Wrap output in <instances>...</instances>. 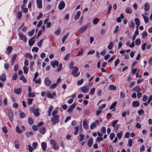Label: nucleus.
<instances>
[{
	"mask_svg": "<svg viewBox=\"0 0 152 152\" xmlns=\"http://www.w3.org/2000/svg\"><path fill=\"white\" fill-rule=\"evenodd\" d=\"M59 118V116L58 115H55L53 116L51 120L52 124L54 125L58 123L60 121Z\"/></svg>",
	"mask_w": 152,
	"mask_h": 152,
	"instance_id": "f257e3e1",
	"label": "nucleus"
},
{
	"mask_svg": "<svg viewBox=\"0 0 152 152\" xmlns=\"http://www.w3.org/2000/svg\"><path fill=\"white\" fill-rule=\"evenodd\" d=\"M39 108H37L35 109H34L33 107H31L30 110L33 112V113L36 117H37L39 116L40 114L39 112Z\"/></svg>",
	"mask_w": 152,
	"mask_h": 152,
	"instance_id": "f03ea898",
	"label": "nucleus"
},
{
	"mask_svg": "<svg viewBox=\"0 0 152 152\" xmlns=\"http://www.w3.org/2000/svg\"><path fill=\"white\" fill-rule=\"evenodd\" d=\"M73 68V70H72V75H74L75 77H78L80 75V73L76 74V73L78 71V67L76 66H75Z\"/></svg>",
	"mask_w": 152,
	"mask_h": 152,
	"instance_id": "7ed1b4c3",
	"label": "nucleus"
},
{
	"mask_svg": "<svg viewBox=\"0 0 152 152\" xmlns=\"http://www.w3.org/2000/svg\"><path fill=\"white\" fill-rule=\"evenodd\" d=\"M8 115L11 121H12L14 120L13 114L11 109H9L8 111Z\"/></svg>",
	"mask_w": 152,
	"mask_h": 152,
	"instance_id": "20e7f679",
	"label": "nucleus"
},
{
	"mask_svg": "<svg viewBox=\"0 0 152 152\" xmlns=\"http://www.w3.org/2000/svg\"><path fill=\"white\" fill-rule=\"evenodd\" d=\"M51 144L53 145V148L55 149H58L59 148L58 146L56 144V142L54 140H51Z\"/></svg>",
	"mask_w": 152,
	"mask_h": 152,
	"instance_id": "39448f33",
	"label": "nucleus"
},
{
	"mask_svg": "<svg viewBox=\"0 0 152 152\" xmlns=\"http://www.w3.org/2000/svg\"><path fill=\"white\" fill-rule=\"evenodd\" d=\"M89 25L86 24L81 27L79 29V31L81 33L84 32L88 27Z\"/></svg>",
	"mask_w": 152,
	"mask_h": 152,
	"instance_id": "423d86ee",
	"label": "nucleus"
},
{
	"mask_svg": "<svg viewBox=\"0 0 152 152\" xmlns=\"http://www.w3.org/2000/svg\"><path fill=\"white\" fill-rule=\"evenodd\" d=\"M19 35L20 37V39L21 40H23V41L26 42L27 41V39L26 35L24 36L23 33H20L19 34Z\"/></svg>",
	"mask_w": 152,
	"mask_h": 152,
	"instance_id": "0eeeda50",
	"label": "nucleus"
},
{
	"mask_svg": "<svg viewBox=\"0 0 152 152\" xmlns=\"http://www.w3.org/2000/svg\"><path fill=\"white\" fill-rule=\"evenodd\" d=\"M65 6V2L63 1H61L59 3L58 7L60 10H62Z\"/></svg>",
	"mask_w": 152,
	"mask_h": 152,
	"instance_id": "6e6552de",
	"label": "nucleus"
},
{
	"mask_svg": "<svg viewBox=\"0 0 152 152\" xmlns=\"http://www.w3.org/2000/svg\"><path fill=\"white\" fill-rule=\"evenodd\" d=\"M89 89L87 86H84L81 88V91L84 93H87L89 91Z\"/></svg>",
	"mask_w": 152,
	"mask_h": 152,
	"instance_id": "1a4fd4ad",
	"label": "nucleus"
},
{
	"mask_svg": "<svg viewBox=\"0 0 152 152\" xmlns=\"http://www.w3.org/2000/svg\"><path fill=\"white\" fill-rule=\"evenodd\" d=\"M83 128L85 129H87L88 128V125L86 119H85L83 120Z\"/></svg>",
	"mask_w": 152,
	"mask_h": 152,
	"instance_id": "9d476101",
	"label": "nucleus"
},
{
	"mask_svg": "<svg viewBox=\"0 0 152 152\" xmlns=\"http://www.w3.org/2000/svg\"><path fill=\"white\" fill-rule=\"evenodd\" d=\"M42 0H36L37 7L39 9H41L42 8Z\"/></svg>",
	"mask_w": 152,
	"mask_h": 152,
	"instance_id": "9b49d317",
	"label": "nucleus"
},
{
	"mask_svg": "<svg viewBox=\"0 0 152 152\" xmlns=\"http://www.w3.org/2000/svg\"><path fill=\"white\" fill-rule=\"evenodd\" d=\"M59 62L58 61L55 60L54 61H52L51 63V65L54 68L56 66H58V65Z\"/></svg>",
	"mask_w": 152,
	"mask_h": 152,
	"instance_id": "f8f14e48",
	"label": "nucleus"
},
{
	"mask_svg": "<svg viewBox=\"0 0 152 152\" xmlns=\"http://www.w3.org/2000/svg\"><path fill=\"white\" fill-rule=\"evenodd\" d=\"M34 37H33L31 38L28 41L29 45L30 46H32L34 43L35 40L34 39Z\"/></svg>",
	"mask_w": 152,
	"mask_h": 152,
	"instance_id": "ddd939ff",
	"label": "nucleus"
},
{
	"mask_svg": "<svg viewBox=\"0 0 152 152\" xmlns=\"http://www.w3.org/2000/svg\"><path fill=\"white\" fill-rule=\"evenodd\" d=\"M45 83L46 86H49L51 85V82L48 78L46 77L45 79Z\"/></svg>",
	"mask_w": 152,
	"mask_h": 152,
	"instance_id": "4468645a",
	"label": "nucleus"
},
{
	"mask_svg": "<svg viewBox=\"0 0 152 152\" xmlns=\"http://www.w3.org/2000/svg\"><path fill=\"white\" fill-rule=\"evenodd\" d=\"M93 143V138H90L88 142L87 145L89 147H91Z\"/></svg>",
	"mask_w": 152,
	"mask_h": 152,
	"instance_id": "2eb2a0df",
	"label": "nucleus"
},
{
	"mask_svg": "<svg viewBox=\"0 0 152 152\" xmlns=\"http://www.w3.org/2000/svg\"><path fill=\"white\" fill-rule=\"evenodd\" d=\"M47 96L49 98H53L54 96L56 95V93L54 92H53L51 94L50 92H48L47 94Z\"/></svg>",
	"mask_w": 152,
	"mask_h": 152,
	"instance_id": "dca6fc26",
	"label": "nucleus"
},
{
	"mask_svg": "<svg viewBox=\"0 0 152 152\" xmlns=\"http://www.w3.org/2000/svg\"><path fill=\"white\" fill-rule=\"evenodd\" d=\"M14 93L18 94H20L22 91V89L20 88L14 89Z\"/></svg>",
	"mask_w": 152,
	"mask_h": 152,
	"instance_id": "f3484780",
	"label": "nucleus"
},
{
	"mask_svg": "<svg viewBox=\"0 0 152 152\" xmlns=\"http://www.w3.org/2000/svg\"><path fill=\"white\" fill-rule=\"evenodd\" d=\"M81 12L80 11H78L77 12L76 14H75L74 16V19L77 20L80 17L81 15Z\"/></svg>",
	"mask_w": 152,
	"mask_h": 152,
	"instance_id": "a211bd4d",
	"label": "nucleus"
},
{
	"mask_svg": "<svg viewBox=\"0 0 152 152\" xmlns=\"http://www.w3.org/2000/svg\"><path fill=\"white\" fill-rule=\"evenodd\" d=\"M6 80V77L5 74L3 73L0 76V80L2 81H5Z\"/></svg>",
	"mask_w": 152,
	"mask_h": 152,
	"instance_id": "6ab92c4d",
	"label": "nucleus"
},
{
	"mask_svg": "<svg viewBox=\"0 0 152 152\" xmlns=\"http://www.w3.org/2000/svg\"><path fill=\"white\" fill-rule=\"evenodd\" d=\"M145 7L144 10L145 12H147L149 10L150 6L149 4L148 3H145L144 5Z\"/></svg>",
	"mask_w": 152,
	"mask_h": 152,
	"instance_id": "aec40b11",
	"label": "nucleus"
},
{
	"mask_svg": "<svg viewBox=\"0 0 152 152\" xmlns=\"http://www.w3.org/2000/svg\"><path fill=\"white\" fill-rule=\"evenodd\" d=\"M13 48L10 46H9L7 47V48L6 53L7 54H9L12 51Z\"/></svg>",
	"mask_w": 152,
	"mask_h": 152,
	"instance_id": "412c9836",
	"label": "nucleus"
},
{
	"mask_svg": "<svg viewBox=\"0 0 152 152\" xmlns=\"http://www.w3.org/2000/svg\"><path fill=\"white\" fill-rule=\"evenodd\" d=\"M140 103L138 101H134L132 102V105L134 107H138Z\"/></svg>",
	"mask_w": 152,
	"mask_h": 152,
	"instance_id": "4be33fe9",
	"label": "nucleus"
},
{
	"mask_svg": "<svg viewBox=\"0 0 152 152\" xmlns=\"http://www.w3.org/2000/svg\"><path fill=\"white\" fill-rule=\"evenodd\" d=\"M41 147L44 151H46L47 148V144L46 142H42L41 143Z\"/></svg>",
	"mask_w": 152,
	"mask_h": 152,
	"instance_id": "5701e85b",
	"label": "nucleus"
},
{
	"mask_svg": "<svg viewBox=\"0 0 152 152\" xmlns=\"http://www.w3.org/2000/svg\"><path fill=\"white\" fill-rule=\"evenodd\" d=\"M134 20L135 22V24L137 25L136 27L138 28L140 24V21L139 19L136 18H135Z\"/></svg>",
	"mask_w": 152,
	"mask_h": 152,
	"instance_id": "b1692460",
	"label": "nucleus"
},
{
	"mask_svg": "<svg viewBox=\"0 0 152 152\" xmlns=\"http://www.w3.org/2000/svg\"><path fill=\"white\" fill-rule=\"evenodd\" d=\"M53 109V107L52 105H50L48 110V115L50 116L51 115V113Z\"/></svg>",
	"mask_w": 152,
	"mask_h": 152,
	"instance_id": "393cba45",
	"label": "nucleus"
},
{
	"mask_svg": "<svg viewBox=\"0 0 152 152\" xmlns=\"http://www.w3.org/2000/svg\"><path fill=\"white\" fill-rule=\"evenodd\" d=\"M125 12L127 14H130L132 13V11L130 7H128L126 8Z\"/></svg>",
	"mask_w": 152,
	"mask_h": 152,
	"instance_id": "a878e982",
	"label": "nucleus"
},
{
	"mask_svg": "<svg viewBox=\"0 0 152 152\" xmlns=\"http://www.w3.org/2000/svg\"><path fill=\"white\" fill-rule=\"evenodd\" d=\"M141 89L138 86H135L133 89V91H134L137 92H139V91H141Z\"/></svg>",
	"mask_w": 152,
	"mask_h": 152,
	"instance_id": "bb28decb",
	"label": "nucleus"
},
{
	"mask_svg": "<svg viewBox=\"0 0 152 152\" xmlns=\"http://www.w3.org/2000/svg\"><path fill=\"white\" fill-rule=\"evenodd\" d=\"M117 104V101H115L114 102H113V103H112V104H111V105L109 107V109L110 110H112L116 106Z\"/></svg>",
	"mask_w": 152,
	"mask_h": 152,
	"instance_id": "cd10ccee",
	"label": "nucleus"
},
{
	"mask_svg": "<svg viewBox=\"0 0 152 152\" xmlns=\"http://www.w3.org/2000/svg\"><path fill=\"white\" fill-rule=\"evenodd\" d=\"M20 80H22L23 82L24 83H26L27 81L26 79L23 75H22L20 76Z\"/></svg>",
	"mask_w": 152,
	"mask_h": 152,
	"instance_id": "c85d7f7f",
	"label": "nucleus"
},
{
	"mask_svg": "<svg viewBox=\"0 0 152 152\" xmlns=\"http://www.w3.org/2000/svg\"><path fill=\"white\" fill-rule=\"evenodd\" d=\"M28 124L30 125H32L34 124V121L31 117H29L28 118Z\"/></svg>",
	"mask_w": 152,
	"mask_h": 152,
	"instance_id": "c756f323",
	"label": "nucleus"
},
{
	"mask_svg": "<svg viewBox=\"0 0 152 152\" xmlns=\"http://www.w3.org/2000/svg\"><path fill=\"white\" fill-rule=\"evenodd\" d=\"M46 132V129L45 127H42L40 129V132L43 134H44Z\"/></svg>",
	"mask_w": 152,
	"mask_h": 152,
	"instance_id": "7c9ffc66",
	"label": "nucleus"
},
{
	"mask_svg": "<svg viewBox=\"0 0 152 152\" xmlns=\"http://www.w3.org/2000/svg\"><path fill=\"white\" fill-rule=\"evenodd\" d=\"M15 146V148L18 149L19 148V144L18 140H16L14 142Z\"/></svg>",
	"mask_w": 152,
	"mask_h": 152,
	"instance_id": "2f4dec72",
	"label": "nucleus"
},
{
	"mask_svg": "<svg viewBox=\"0 0 152 152\" xmlns=\"http://www.w3.org/2000/svg\"><path fill=\"white\" fill-rule=\"evenodd\" d=\"M97 125L95 122H93L90 126V128L91 129H93L94 128L96 127Z\"/></svg>",
	"mask_w": 152,
	"mask_h": 152,
	"instance_id": "473e14b6",
	"label": "nucleus"
},
{
	"mask_svg": "<svg viewBox=\"0 0 152 152\" xmlns=\"http://www.w3.org/2000/svg\"><path fill=\"white\" fill-rule=\"evenodd\" d=\"M22 12L21 11L18 12L17 15V18L18 19H20L22 17Z\"/></svg>",
	"mask_w": 152,
	"mask_h": 152,
	"instance_id": "72a5a7b5",
	"label": "nucleus"
},
{
	"mask_svg": "<svg viewBox=\"0 0 152 152\" xmlns=\"http://www.w3.org/2000/svg\"><path fill=\"white\" fill-rule=\"evenodd\" d=\"M142 16H143V18L144 19L145 22V23H147L149 20V19L147 17L144 15L143 14H142Z\"/></svg>",
	"mask_w": 152,
	"mask_h": 152,
	"instance_id": "f704fd0d",
	"label": "nucleus"
},
{
	"mask_svg": "<svg viewBox=\"0 0 152 152\" xmlns=\"http://www.w3.org/2000/svg\"><path fill=\"white\" fill-rule=\"evenodd\" d=\"M113 47V43L112 42H110L109 45L107 46V48L109 50L112 49Z\"/></svg>",
	"mask_w": 152,
	"mask_h": 152,
	"instance_id": "c9c22d12",
	"label": "nucleus"
},
{
	"mask_svg": "<svg viewBox=\"0 0 152 152\" xmlns=\"http://www.w3.org/2000/svg\"><path fill=\"white\" fill-rule=\"evenodd\" d=\"M135 45H139L141 44L140 40L139 38H137L135 41Z\"/></svg>",
	"mask_w": 152,
	"mask_h": 152,
	"instance_id": "e433bc0d",
	"label": "nucleus"
},
{
	"mask_svg": "<svg viewBox=\"0 0 152 152\" xmlns=\"http://www.w3.org/2000/svg\"><path fill=\"white\" fill-rule=\"evenodd\" d=\"M25 56L26 58H30L31 59H32L33 58V56L30 53H26L25 54Z\"/></svg>",
	"mask_w": 152,
	"mask_h": 152,
	"instance_id": "4c0bfd02",
	"label": "nucleus"
},
{
	"mask_svg": "<svg viewBox=\"0 0 152 152\" xmlns=\"http://www.w3.org/2000/svg\"><path fill=\"white\" fill-rule=\"evenodd\" d=\"M28 96L29 97H35L36 95L34 94V93L30 92V93H29L28 94Z\"/></svg>",
	"mask_w": 152,
	"mask_h": 152,
	"instance_id": "58836bf2",
	"label": "nucleus"
},
{
	"mask_svg": "<svg viewBox=\"0 0 152 152\" xmlns=\"http://www.w3.org/2000/svg\"><path fill=\"white\" fill-rule=\"evenodd\" d=\"M23 70L25 74H26L27 73L28 69L27 67L24 66L23 67Z\"/></svg>",
	"mask_w": 152,
	"mask_h": 152,
	"instance_id": "ea45409f",
	"label": "nucleus"
},
{
	"mask_svg": "<svg viewBox=\"0 0 152 152\" xmlns=\"http://www.w3.org/2000/svg\"><path fill=\"white\" fill-rule=\"evenodd\" d=\"M34 31H35V29H33L32 30H31V31L28 32V35L29 36H32L33 35V34L34 32Z\"/></svg>",
	"mask_w": 152,
	"mask_h": 152,
	"instance_id": "a19ab883",
	"label": "nucleus"
},
{
	"mask_svg": "<svg viewBox=\"0 0 152 152\" xmlns=\"http://www.w3.org/2000/svg\"><path fill=\"white\" fill-rule=\"evenodd\" d=\"M123 135L122 132L121 131L120 132L118 133L117 136L118 139H120Z\"/></svg>",
	"mask_w": 152,
	"mask_h": 152,
	"instance_id": "79ce46f5",
	"label": "nucleus"
},
{
	"mask_svg": "<svg viewBox=\"0 0 152 152\" xmlns=\"http://www.w3.org/2000/svg\"><path fill=\"white\" fill-rule=\"evenodd\" d=\"M99 20V19L97 18H95L93 21V23L94 24H96Z\"/></svg>",
	"mask_w": 152,
	"mask_h": 152,
	"instance_id": "37998d69",
	"label": "nucleus"
},
{
	"mask_svg": "<svg viewBox=\"0 0 152 152\" xmlns=\"http://www.w3.org/2000/svg\"><path fill=\"white\" fill-rule=\"evenodd\" d=\"M147 33L146 31H143L142 34V37L144 39L147 37Z\"/></svg>",
	"mask_w": 152,
	"mask_h": 152,
	"instance_id": "c03bdc74",
	"label": "nucleus"
},
{
	"mask_svg": "<svg viewBox=\"0 0 152 152\" xmlns=\"http://www.w3.org/2000/svg\"><path fill=\"white\" fill-rule=\"evenodd\" d=\"M61 32V30L60 28H58L54 32V33L56 35H58Z\"/></svg>",
	"mask_w": 152,
	"mask_h": 152,
	"instance_id": "a18cd8bd",
	"label": "nucleus"
},
{
	"mask_svg": "<svg viewBox=\"0 0 152 152\" xmlns=\"http://www.w3.org/2000/svg\"><path fill=\"white\" fill-rule=\"evenodd\" d=\"M84 80L83 79H82L81 80H78L77 81V84L78 86H80L82 85L83 83Z\"/></svg>",
	"mask_w": 152,
	"mask_h": 152,
	"instance_id": "49530a36",
	"label": "nucleus"
},
{
	"mask_svg": "<svg viewBox=\"0 0 152 152\" xmlns=\"http://www.w3.org/2000/svg\"><path fill=\"white\" fill-rule=\"evenodd\" d=\"M16 132L19 134H21L22 133V131L20 129V128H19V126H17L16 127Z\"/></svg>",
	"mask_w": 152,
	"mask_h": 152,
	"instance_id": "de8ad7c7",
	"label": "nucleus"
},
{
	"mask_svg": "<svg viewBox=\"0 0 152 152\" xmlns=\"http://www.w3.org/2000/svg\"><path fill=\"white\" fill-rule=\"evenodd\" d=\"M58 85V83H53L51 85L50 88H56Z\"/></svg>",
	"mask_w": 152,
	"mask_h": 152,
	"instance_id": "09e8293b",
	"label": "nucleus"
},
{
	"mask_svg": "<svg viewBox=\"0 0 152 152\" xmlns=\"http://www.w3.org/2000/svg\"><path fill=\"white\" fill-rule=\"evenodd\" d=\"M110 89L115 90L116 89V87L113 85H110L109 86Z\"/></svg>",
	"mask_w": 152,
	"mask_h": 152,
	"instance_id": "8fccbe9b",
	"label": "nucleus"
},
{
	"mask_svg": "<svg viewBox=\"0 0 152 152\" xmlns=\"http://www.w3.org/2000/svg\"><path fill=\"white\" fill-rule=\"evenodd\" d=\"M80 138L79 139V140L80 141H82L84 139L85 135L84 134H81L80 135Z\"/></svg>",
	"mask_w": 152,
	"mask_h": 152,
	"instance_id": "3c124183",
	"label": "nucleus"
},
{
	"mask_svg": "<svg viewBox=\"0 0 152 152\" xmlns=\"http://www.w3.org/2000/svg\"><path fill=\"white\" fill-rule=\"evenodd\" d=\"M115 134L114 133H112L110 134V138L111 140H113V138L115 137Z\"/></svg>",
	"mask_w": 152,
	"mask_h": 152,
	"instance_id": "603ef678",
	"label": "nucleus"
},
{
	"mask_svg": "<svg viewBox=\"0 0 152 152\" xmlns=\"http://www.w3.org/2000/svg\"><path fill=\"white\" fill-rule=\"evenodd\" d=\"M43 39H41L39 42L37 43V45L39 48L41 47L42 44L43 40Z\"/></svg>",
	"mask_w": 152,
	"mask_h": 152,
	"instance_id": "864d4df0",
	"label": "nucleus"
},
{
	"mask_svg": "<svg viewBox=\"0 0 152 152\" xmlns=\"http://www.w3.org/2000/svg\"><path fill=\"white\" fill-rule=\"evenodd\" d=\"M69 34H66V35H64L62 39V42L64 43L65 41V40L67 38Z\"/></svg>",
	"mask_w": 152,
	"mask_h": 152,
	"instance_id": "5fc2aeb1",
	"label": "nucleus"
},
{
	"mask_svg": "<svg viewBox=\"0 0 152 152\" xmlns=\"http://www.w3.org/2000/svg\"><path fill=\"white\" fill-rule=\"evenodd\" d=\"M137 113H138V114L139 115H142V114H144V112L142 109H140V110H139L138 111Z\"/></svg>",
	"mask_w": 152,
	"mask_h": 152,
	"instance_id": "6e6d98bb",
	"label": "nucleus"
},
{
	"mask_svg": "<svg viewBox=\"0 0 152 152\" xmlns=\"http://www.w3.org/2000/svg\"><path fill=\"white\" fill-rule=\"evenodd\" d=\"M70 56V54L69 53H67L64 58V60L67 61L69 58Z\"/></svg>",
	"mask_w": 152,
	"mask_h": 152,
	"instance_id": "4d7b16f0",
	"label": "nucleus"
},
{
	"mask_svg": "<svg viewBox=\"0 0 152 152\" xmlns=\"http://www.w3.org/2000/svg\"><path fill=\"white\" fill-rule=\"evenodd\" d=\"M120 61L119 59L118 58H117L114 62V64L115 66L117 65L119 63Z\"/></svg>",
	"mask_w": 152,
	"mask_h": 152,
	"instance_id": "13d9d810",
	"label": "nucleus"
},
{
	"mask_svg": "<svg viewBox=\"0 0 152 152\" xmlns=\"http://www.w3.org/2000/svg\"><path fill=\"white\" fill-rule=\"evenodd\" d=\"M17 74L16 73H15L14 74L12 77V79L13 80H16L17 77Z\"/></svg>",
	"mask_w": 152,
	"mask_h": 152,
	"instance_id": "bf43d9fd",
	"label": "nucleus"
},
{
	"mask_svg": "<svg viewBox=\"0 0 152 152\" xmlns=\"http://www.w3.org/2000/svg\"><path fill=\"white\" fill-rule=\"evenodd\" d=\"M96 94L98 96H100L101 95V94L102 92V91L101 90L98 89V91H96Z\"/></svg>",
	"mask_w": 152,
	"mask_h": 152,
	"instance_id": "052dcab7",
	"label": "nucleus"
},
{
	"mask_svg": "<svg viewBox=\"0 0 152 152\" xmlns=\"http://www.w3.org/2000/svg\"><path fill=\"white\" fill-rule=\"evenodd\" d=\"M39 50V48L37 47H34L32 49V51H35V52H37Z\"/></svg>",
	"mask_w": 152,
	"mask_h": 152,
	"instance_id": "680f3d73",
	"label": "nucleus"
},
{
	"mask_svg": "<svg viewBox=\"0 0 152 152\" xmlns=\"http://www.w3.org/2000/svg\"><path fill=\"white\" fill-rule=\"evenodd\" d=\"M17 57V54H14L12 56V61H15L16 59V57Z\"/></svg>",
	"mask_w": 152,
	"mask_h": 152,
	"instance_id": "e2e57ef3",
	"label": "nucleus"
},
{
	"mask_svg": "<svg viewBox=\"0 0 152 152\" xmlns=\"http://www.w3.org/2000/svg\"><path fill=\"white\" fill-rule=\"evenodd\" d=\"M28 150L30 152H32L33 150H34L33 148L30 145H28Z\"/></svg>",
	"mask_w": 152,
	"mask_h": 152,
	"instance_id": "0e129e2a",
	"label": "nucleus"
},
{
	"mask_svg": "<svg viewBox=\"0 0 152 152\" xmlns=\"http://www.w3.org/2000/svg\"><path fill=\"white\" fill-rule=\"evenodd\" d=\"M95 88H92L90 90V94L91 95H93L95 92Z\"/></svg>",
	"mask_w": 152,
	"mask_h": 152,
	"instance_id": "69168bd1",
	"label": "nucleus"
},
{
	"mask_svg": "<svg viewBox=\"0 0 152 152\" xmlns=\"http://www.w3.org/2000/svg\"><path fill=\"white\" fill-rule=\"evenodd\" d=\"M33 100V99L29 98L28 100V104L29 105L31 104Z\"/></svg>",
	"mask_w": 152,
	"mask_h": 152,
	"instance_id": "338daca9",
	"label": "nucleus"
},
{
	"mask_svg": "<svg viewBox=\"0 0 152 152\" xmlns=\"http://www.w3.org/2000/svg\"><path fill=\"white\" fill-rule=\"evenodd\" d=\"M125 94L123 91L121 92L120 93V96L121 98H123L125 97Z\"/></svg>",
	"mask_w": 152,
	"mask_h": 152,
	"instance_id": "774afa93",
	"label": "nucleus"
}]
</instances>
